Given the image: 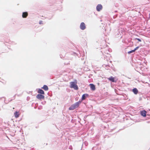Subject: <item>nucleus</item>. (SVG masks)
Segmentation results:
<instances>
[{"instance_id": "obj_23", "label": "nucleus", "mask_w": 150, "mask_h": 150, "mask_svg": "<svg viewBox=\"0 0 150 150\" xmlns=\"http://www.w3.org/2000/svg\"><path fill=\"white\" fill-rule=\"evenodd\" d=\"M74 53V54H76V53Z\"/></svg>"}, {"instance_id": "obj_5", "label": "nucleus", "mask_w": 150, "mask_h": 150, "mask_svg": "<svg viewBox=\"0 0 150 150\" xmlns=\"http://www.w3.org/2000/svg\"><path fill=\"white\" fill-rule=\"evenodd\" d=\"M37 98L39 99H44L45 96L41 94H38L36 96Z\"/></svg>"}, {"instance_id": "obj_10", "label": "nucleus", "mask_w": 150, "mask_h": 150, "mask_svg": "<svg viewBox=\"0 0 150 150\" xmlns=\"http://www.w3.org/2000/svg\"><path fill=\"white\" fill-rule=\"evenodd\" d=\"M132 91L133 93L136 95L137 94L138 92V90L136 88H133L132 90Z\"/></svg>"}, {"instance_id": "obj_12", "label": "nucleus", "mask_w": 150, "mask_h": 150, "mask_svg": "<svg viewBox=\"0 0 150 150\" xmlns=\"http://www.w3.org/2000/svg\"><path fill=\"white\" fill-rule=\"evenodd\" d=\"M38 93H40L41 94H45V93H44V91L40 89V88L38 90Z\"/></svg>"}, {"instance_id": "obj_22", "label": "nucleus", "mask_w": 150, "mask_h": 150, "mask_svg": "<svg viewBox=\"0 0 150 150\" xmlns=\"http://www.w3.org/2000/svg\"><path fill=\"white\" fill-rule=\"evenodd\" d=\"M2 98H0V100L1 99H2Z\"/></svg>"}, {"instance_id": "obj_9", "label": "nucleus", "mask_w": 150, "mask_h": 150, "mask_svg": "<svg viewBox=\"0 0 150 150\" xmlns=\"http://www.w3.org/2000/svg\"><path fill=\"white\" fill-rule=\"evenodd\" d=\"M19 112L16 111L14 113V115L15 117L16 118H18L19 116Z\"/></svg>"}, {"instance_id": "obj_19", "label": "nucleus", "mask_w": 150, "mask_h": 150, "mask_svg": "<svg viewBox=\"0 0 150 150\" xmlns=\"http://www.w3.org/2000/svg\"><path fill=\"white\" fill-rule=\"evenodd\" d=\"M139 46H137V47H136L134 49V51H135V50H137L138 48H139Z\"/></svg>"}, {"instance_id": "obj_8", "label": "nucleus", "mask_w": 150, "mask_h": 150, "mask_svg": "<svg viewBox=\"0 0 150 150\" xmlns=\"http://www.w3.org/2000/svg\"><path fill=\"white\" fill-rule=\"evenodd\" d=\"M28 16V13L27 12H25L23 13L22 16L23 18H26Z\"/></svg>"}, {"instance_id": "obj_1", "label": "nucleus", "mask_w": 150, "mask_h": 150, "mask_svg": "<svg viewBox=\"0 0 150 150\" xmlns=\"http://www.w3.org/2000/svg\"><path fill=\"white\" fill-rule=\"evenodd\" d=\"M81 101H79L76 102L74 104L72 105L69 108V110H73L74 109L78 108L80 104L81 103Z\"/></svg>"}, {"instance_id": "obj_4", "label": "nucleus", "mask_w": 150, "mask_h": 150, "mask_svg": "<svg viewBox=\"0 0 150 150\" xmlns=\"http://www.w3.org/2000/svg\"><path fill=\"white\" fill-rule=\"evenodd\" d=\"M102 5L100 4H99L96 6V9L97 11H99L102 9Z\"/></svg>"}, {"instance_id": "obj_3", "label": "nucleus", "mask_w": 150, "mask_h": 150, "mask_svg": "<svg viewBox=\"0 0 150 150\" xmlns=\"http://www.w3.org/2000/svg\"><path fill=\"white\" fill-rule=\"evenodd\" d=\"M80 28L82 30H84L86 29V26L84 23L82 22L81 23L80 26Z\"/></svg>"}, {"instance_id": "obj_24", "label": "nucleus", "mask_w": 150, "mask_h": 150, "mask_svg": "<svg viewBox=\"0 0 150 150\" xmlns=\"http://www.w3.org/2000/svg\"><path fill=\"white\" fill-rule=\"evenodd\" d=\"M4 101L5 103V100H4Z\"/></svg>"}, {"instance_id": "obj_13", "label": "nucleus", "mask_w": 150, "mask_h": 150, "mask_svg": "<svg viewBox=\"0 0 150 150\" xmlns=\"http://www.w3.org/2000/svg\"><path fill=\"white\" fill-rule=\"evenodd\" d=\"M108 79L109 80L111 81L112 82H116V81H115L114 78L112 76H110L109 78H108Z\"/></svg>"}, {"instance_id": "obj_21", "label": "nucleus", "mask_w": 150, "mask_h": 150, "mask_svg": "<svg viewBox=\"0 0 150 150\" xmlns=\"http://www.w3.org/2000/svg\"><path fill=\"white\" fill-rule=\"evenodd\" d=\"M69 149H72V146H70L69 147Z\"/></svg>"}, {"instance_id": "obj_14", "label": "nucleus", "mask_w": 150, "mask_h": 150, "mask_svg": "<svg viewBox=\"0 0 150 150\" xmlns=\"http://www.w3.org/2000/svg\"><path fill=\"white\" fill-rule=\"evenodd\" d=\"M42 88L45 91H47L48 89V86L46 85H44Z\"/></svg>"}, {"instance_id": "obj_20", "label": "nucleus", "mask_w": 150, "mask_h": 150, "mask_svg": "<svg viewBox=\"0 0 150 150\" xmlns=\"http://www.w3.org/2000/svg\"><path fill=\"white\" fill-rule=\"evenodd\" d=\"M136 39L137 40H138L139 42H141V39H140L139 38H136Z\"/></svg>"}, {"instance_id": "obj_7", "label": "nucleus", "mask_w": 150, "mask_h": 150, "mask_svg": "<svg viewBox=\"0 0 150 150\" xmlns=\"http://www.w3.org/2000/svg\"><path fill=\"white\" fill-rule=\"evenodd\" d=\"M146 112L145 110H144L141 112V115L143 117H146Z\"/></svg>"}, {"instance_id": "obj_11", "label": "nucleus", "mask_w": 150, "mask_h": 150, "mask_svg": "<svg viewBox=\"0 0 150 150\" xmlns=\"http://www.w3.org/2000/svg\"><path fill=\"white\" fill-rule=\"evenodd\" d=\"M90 85L91 90L94 91L95 90V87L94 85L93 84H90Z\"/></svg>"}, {"instance_id": "obj_2", "label": "nucleus", "mask_w": 150, "mask_h": 150, "mask_svg": "<svg viewBox=\"0 0 150 150\" xmlns=\"http://www.w3.org/2000/svg\"><path fill=\"white\" fill-rule=\"evenodd\" d=\"M70 87L71 88H74L75 90H77L78 89L76 83L73 81L71 82L70 83Z\"/></svg>"}, {"instance_id": "obj_16", "label": "nucleus", "mask_w": 150, "mask_h": 150, "mask_svg": "<svg viewBox=\"0 0 150 150\" xmlns=\"http://www.w3.org/2000/svg\"><path fill=\"white\" fill-rule=\"evenodd\" d=\"M120 35H121V34L120 33V32H119V33H117V35H115V36L117 37H119L120 36Z\"/></svg>"}, {"instance_id": "obj_18", "label": "nucleus", "mask_w": 150, "mask_h": 150, "mask_svg": "<svg viewBox=\"0 0 150 150\" xmlns=\"http://www.w3.org/2000/svg\"><path fill=\"white\" fill-rule=\"evenodd\" d=\"M39 23L40 24H43V22L42 21H40L39 22Z\"/></svg>"}, {"instance_id": "obj_17", "label": "nucleus", "mask_w": 150, "mask_h": 150, "mask_svg": "<svg viewBox=\"0 0 150 150\" xmlns=\"http://www.w3.org/2000/svg\"><path fill=\"white\" fill-rule=\"evenodd\" d=\"M135 51L134 50H131V51H129L128 52V54H130L131 53H132L133 52H134Z\"/></svg>"}, {"instance_id": "obj_6", "label": "nucleus", "mask_w": 150, "mask_h": 150, "mask_svg": "<svg viewBox=\"0 0 150 150\" xmlns=\"http://www.w3.org/2000/svg\"><path fill=\"white\" fill-rule=\"evenodd\" d=\"M88 95L87 94H83L81 98V100H85L86 98L88 97Z\"/></svg>"}, {"instance_id": "obj_15", "label": "nucleus", "mask_w": 150, "mask_h": 150, "mask_svg": "<svg viewBox=\"0 0 150 150\" xmlns=\"http://www.w3.org/2000/svg\"><path fill=\"white\" fill-rule=\"evenodd\" d=\"M103 66L104 67H106V69H109L108 67H109V66H108V65L104 64L103 65Z\"/></svg>"}]
</instances>
